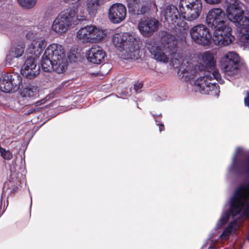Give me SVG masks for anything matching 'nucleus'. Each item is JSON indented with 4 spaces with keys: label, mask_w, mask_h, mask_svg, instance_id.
I'll use <instances>...</instances> for the list:
<instances>
[{
    "label": "nucleus",
    "mask_w": 249,
    "mask_h": 249,
    "mask_svg": "<svg viewBox=\"0 0 249 249\" xmlns=\"http://www.w3.org/2000/svg\"><path fill=\"white\" fill-rule=\"evenodd\" d=\"M107 56L106 52L98 45L93 46L87 53V60L93 64H100Z\"/></svg>",
    "instance_id": "16"
},
{
    "label": "nucleus",
    "mask_w": 249,
    "mask_h": 249,
    "mask_svg": "<svg viewBox=\"0 0 249 249\" xmlns=\"http://www.w3.org/2000/svg\"><path fill=\"white\" fill-rule=\"evenodd\" d=\"M22 79H0V90L4 92H12L20 88Z\"/></svg>",
    "instance_id": "18"
},
{
    "label": "nucleus",
    "mask_w": 249,
    "mask_h": 249,
    "mask_svg": "<svg viewBox=\"0 0 249 249\" xmlns=\"http://www.w3.org/2000/svg\"><path fill=\"white\" fill-rule=\"evenodd\" d=\"M20 94L23 97L36 98L39 95V90L37 87L29 84L22 88Z\"/></svg>",
    "instance_id": "22"
},
{
    "label": "nucleus",
    "mask_w": 249,
    "mask_h": 249,
    "mask_svg": "<svg viewBox=\"0 0 249 249\" xmlns=\"http://www.w3.org/2000/svg\"><path fill=\"white\" fill-rule=\"evenodd\" d=\"M8 189H10V191L8 193V196H13L16 193H18V187L14 184L11 181L5 182L4 183L2 192L3 193L7 191Z\"/></svg>",
    "instance_id": "26"
},
{
    "label": "nucleus",
    "mask_w": 249,
    "mask_h": 249,
    "mask_svg": "<svg viewBox=\"0 0 249 249\" xmlns=\"http://www.w3.org/2000/svg\"><path fill=\"white\" fill-rule=\"evenodd\" d=\"M232 197H233V196L231 197V200H230V208H229V212H227L225 213L220 219V221L223 225L225 224L228 221L230 215H231V216L233 217L238 215L239 214H241V215L242 217H248L249 216V213H248L249 214H246L244 213V210L246 209V204H245L243 206L242 208H241V210H240V211H239V212L238 213H234L233 212H232L231 208V199L232 198Z\"/></svg>",
    "instance_id": "23"
},
{
    "label": "nucleus",
    "mask_w": 249,
    "mask_h": 249,
    "mask_svg": "<svg viewBox=\"0 0 249 249\" xmlns=\"http://www.w3.org/2000/svg\"><path fill=\"white\" fill-rule=\"evenodd\" d=\"M52 30L58 35H62L66 33L68 30L64 26V24L60 23L57 19H55L52 25Z\"/></svg>",
    "instance_id": "25"
},
{
    "label": "nucleus",
    "mask_w": 249,
    "mask_h": 249,
    "mask_svg": "<svg viewBox=\"0 0 249 249\" xmlns=\"http://www.w3.org/2000/svg\"><path fill=\"white\" fill-rule=\"evenodd\" d=\"M247 172L249 173V157L246 160ZM246 204L244 213L249 214V180L246 183L239 184L235 189L231 199V208L232 212L238 213Z\"/></svg>",
    "instance_id": "4"
},
{
    "label": "nucleus",
    "mask_w": 249,
    "mask_h": 249,
    "mask_svg": "<svg viewBox=\"0 0 249 249\" xmlns=\"http://www.w3.org/2000/svg\"><path fill=\"white\" fill-rule=\"evenodd\" d=\"M169 53L172 56H174L177 53V46L176 45H173L171 48L169 46Z\"/></svg>",
    "instance_id": "33"
},
{
    "label": "nucleus",
    "mask_w": 249,
    "mask_h": 249,
    "mask_svg": "<svg viewBox=\"0 0 249 249\" xmlns=\"http://www.w3.org/2000/svg\"><path fill=\"white\" fill-rule=\"evenodd\" d=\"M204 1L208 4L214 5L220 3L221 0H204Z\"/></svg>",
    "instance_id": "35"
},
{
    "label": "nucleus",
    "mask_w": 249,
    "mask_h": 249,
    "mask_svg": "<svg viewBox=\"0 0 249 249\" xmlns=\"http://www.w3.org/2000/svg\"><path fill=\"white\" fill-rule=\"evenodd\" d=\"M232 230H233L232 229V228L230 227L229 226H228L226 228L224 229L220 236L222 237L229 236Z\"/></svg>",
    "instance_id": "32"
},
{
    "label": "nucleus",
    "mask_w": 249,
    "mask_h": 249,
    "mask_svg": "<svg viewBox=\"0 0 249 249\" xmlns=\"http://www.w3.org/2000/svg\"><path fill=\"white\" fill-rule=\"evenodd\" d=\"M182 18L188 21L196 19L202 9L201 0H180L179 4Z\"/></svg>",
    "instance_id": "7"
},
{
    "label": "nucleus",
    "mask_w": 249,
    "mask_h": 249,
    "mask_svg": "<svg viewBox=\"0 0 249 249\" xmlns=\"http://www.w3.org/2000/svg\"><path fill=\"white\" fill-rule=\"evenodd\" d=\"M105 0H88L87 8L89 12H94L98 7L103 4Z\"/></svg>",
    "instance_id": "27"
},
{
    "label": "nucleus",
    "mask_w": 249,
    "mask_h": 249,
    "mask_svg": "<svg viewBox=\"0 0 249 249\" xmlns=\"http://www.w3.org/2000/svg\"><path fill=\"white\" fill-rule=\"evenodd\" d=\"M78 4H75L71 6L62 11L59 14L70 21L73 25H77L79 23L77 13L78 11Z\"/></svg>",
    "instance_id": "19"
},
{
    "label": "nucleus",
    "mask_w": 249,
    "mask_h": 249,
    "mask_svg": "<svg viewBox=\"0 0 249 249\" xmlns=\"http://www.w3.org/2000/svg\"><path fill=\"white\" fill-rule=\"evenodd\" d=\"M146 47L157 61L164 63L168 62L169 58L165 53L164 49L161 45L153 40H150L146 43Z\"/></svg>",
    "instance_id": "14"
},
{
    "label": "nucleus",
    "mask_w": 249,
    "mask_h": 249,
    "mask_svg": "<svg viewBox=\"0 0 249 249\" xmlns=\"http://www.w3.org/2000/svg\"><path fill=\"white\" fill-rule=\"evenodd\" d=\"M218 82H220V81L223 80V79L220 78V79H216Z\"/></svg>",
    "instance_id": "45"
},
{
    "label": "nucleus",
    "mask_w": 249,
    "mask_h": 249,
    "mask_svg": "<svg viewBox=\"0 0 249 249\" xmlns=\"http://www.w3.org/2000/svg\"><path fill=\"white\" fill-rule=\"evenodd\" d=\"M155 121H156V122H160L159 121H158V120H157L156 118H155Z\"/></svg>",
    "instance_id": "46"
},
{
    "label": "nucleus",
    "mask_w": 249,
    "mask_h": 249,
    "mask_svg": "<svg viewBox=\"0 0 249 249\" xmlns=\"http://www.w3.org/2000/svg\"><path fill=\"white\" fill-rule=\"evenodd\" d=\"M245 104L249 107V94L244 99Z\"/></svg>",
    "instance_id": "39"
},
{
    "label": "nucleus",
    "mask_w": 249,
    "mask_h": 249,
    "mask_svg": "<svg viewBox=\"0 0 249 249\" xmlns=\"http://www.w3.org/2000/svg\"><path fill=\"white\" fill-rule=\"evenodd\" d=\"M209 73L212 78H221L218 71L216 70L215 66L213 69H210Z\"/></svg>",
    "instance_id": "31"
},
{
    "label": "nucleus",
    "mask_w": 249,
    "mask_h": 249,
    "mask_svg": "<svg viewBox=\"0 0 249 249\" xmlns=\"http://www.w3.org/2000/svg\"><path fill=\"white\" fill-rule=\"evenodd\" d=\"M28 35H29V33L26 35V36L27 37Z\"/></svg>",
    "instance_id": "48"
},
{
    "label": "nucleus",
    "mask_w": 249,
    "mask_h": 249,
    "mask_svg": "<svg viewBox=\"0 0 249 249\" xmlns=\"http://www.w3.org/2000/svg\"><path fill=\"white\" fill-rule=\"evenodd\" d=\"M151 114L152 115V116L155 118L156 116H160V117H161L162 115L161 114H160L159 115H157V114H155L154 113H153L152 112H150Z\"/></svg>",
    "instance_id": "41"
},
{
    "label": "nucleus",
    "mask_w": 249,
    "mask_h": 249,
    "mask_svg": "<svg viewBox=\"0 0 249 249\" xmlns=\"http://www.w3.org/2000/svg\"><path fill=\"white\" fill-rule=\"evenodd\" d=\"M129 12L134 16L145 15L148 13L150 9L148 5L142 4L138 6V0H126Z\"/></svg>",
    "instance_id": "20"
},
{
    "label": "nucleus",
    "mask_w": 249,
    "mask_h": 249,
    "mask_svg": "<svg viewBox=\"0 0 249 249\" xmlns=\"http://www.w3.org/2000/svg\"><path fill=\"white\" fill-rule=\"evenodd\" d=\"M232 32V28L228 23L223 25L221 28L215 29L213 37L214 43L220 46H227L231 44L235 40Z\"/></svg>",
    "instance_id": "10"
},
{
    "label": "nucleus",
    "mask_w": 249,
    "mask_h": 249,
    "mask_svg": "<svg viewBox=\"0 0 249 249\" xmlns=\"http://www.w3.org/2000/svg\"><path fill=\"white\" fill-rule=\"evenodd\" d=\"M0 78H12V75H9L6 72L0 71Z\"/></svg>",
    "instance_id": "36"
},
{
    "label": "nucleus",
    "mask_w": 249,
    "mask_h": 249,
    "mask_svg": "<svg viewBox=\"0 0 249 249\" xmlns=\"http://www.w3.org/2000/svg\"><path fill=\"white\" fill-rule=\"evenodd\" d=\"M4 98L3 96H1L0 94V105H1V101H2V99Z\"/></svg>",
    "instance_id": "43"
},
{
    "label": "nucleus",
    "mask_w": 249,
    "mask_h": 249,
    "mask_svg": "<svg viewBox=\"0 0 249 249\" xmlns=\"http://www.w3.org/2000/svg\"><path fill=\"white\" fill-rule=\"evenodd\" d=\"M237 220L236 219H235V220H233L231 222L229 223V224L228 225V226L232 228V229L233 230V228L234 227H235L236 226H237Z\"/></svg>",
    "instance_id": "37"
},
{
    "label": "nucleus",
    "mask_w": 249,
    "mask_h": 249,
    "mask_svg": "<svg viewBox=\"0 0 249 249\" xmlns=\"http://www.w3.org/2000/svg\"><path fill=\"white\" fill-rule=\"evenodd\" d=\"M55 18L58 20H59V22H60V23L64 24V26H65L68 30H69L70 27L72 25L70 21H68L66 18H63V16L62 17L59 14H58Z\"/></svg>",
    "instance_id": "29"
},
{
    "label": "nucleus",
    "mask_w": 249,
    "mask_h": 249,
    "mask_svg": "<svg viewBox=\"0 0 249 249\" xmlns=\"http://www.w3.org/2000/svg\"><path fill=\"white\" fill-rule=\"evenodd\" d=\"M159 22L154 18H147L140 21L138 28L141 33L144 36L149 37L157 30Z\"/></svg>",
    "instance_id": "15"
},
{
    "label": "nucleus",
    "mask_w": 249,
    "mask_h": 249,
    "mask_svg": "<svg viewBox=\"0 0 249 249\" xmlns=\"http://www.w3.org/2000/svg\"><path fill=\"white\" fill-rule=\"evenodd\" d=\"M201 60L203 64L199 63L193 66L190 70V75L189 77L186 76L185 78H194L199 72H203L204 75H202L199 73L197 78H212L209 73L210 69H213L216 65L213 53L210 51L204 52L201 55Z\"/></svg>",
    "instance_id": "5"
},
{
    "label": "nucleus",
    "mask_w": 249,
    "mask_h": 249,
    "mask_svg": "<svg viewBox=\"0 0 249 249\" xmlns=\"http://www.w3.org/2000/svg\"><path fill=\"white\" fill-rule=\"evenodd\" d=\"M32 44L27 54L26 59L22 67L21 73L25 78H35L40 72L39 66L37 67L36 61L45 48L43 41Z\"/></svg>",
    "instance_id": "2"
},
{
    "label": "nucleus",
    "mask_w": 249,
    "mask_h": 249,
    "mask_svg": "<svg viewBox=\"0 0 249 249\" xmlns=\"http://www.w3.org/2000/svg\"><path fill=\"white\" fill-rule=\"evenodd\" d=\"M213 79H188L186 80L187 85L193 84L196 92L201 94L217 95L219 92V87L217 83H212Z\"/></svg>",
    "instance_id": "8"
},
{
    "label": "nucleus",
    "mask_w": 249,
    "mask_h": 249,
    "mask_svg": "<svg viewBox=\"0 0 249 249\" xmlns=\"http://www.w3.org/2000/svg\"><path fill=\"white\" fill-rule=\"evenodd\" d=\"M41 66L45 72L53 71L59 73L64 72L66 66L63 47L58 44L50 45L42 56Z\"/></svg>",
    "instance_id": "1"
},
{
    "label": "nucleus",
    "mask_w": 249,
    "mask_h": 249,
    "mask_svg": "<svg viewBox=\"0 0 249 249\" xmlns=\"http://www.w3.org/2000/svg\"><path fill=\"white\" fill-rule=\"evenodd\" d=\"M224 11L219 8H213L207 14L206 21L207 25L214 30L221 28L228 23Z\"/></svg>",
    "instance_id": "12"
},
{
    "label": "nucleus",
    "mask_w": 249,
    "mask_h": 249,
    "mask_svg": "<svg viewBox=\"0 0 249 249\" xmlns=\"http://www.w3.org/2000/svg\"><path fill=\"white\" fill-rule=\"evenodd\" d=\"M143 83L142 81H138L134 84V89L137 93L141 92V89L143 87Z\"/></svg>",
    "instance_id": "30"
},
{
    "label": "nucleus",
    "mask_w": 249,
    "mask_h": 249,
    "mask_svg": "<svg viewBox=\"0 0 249 249\" xmlns=\"http://www.w3.org/2000/svg\"><path fill=\"white\" fill-rule=\"evenodd\" d=\"M19 5L26 9L33 8L36 3V0H18Z\"/></svg>",
    "instance_id": "28"
},
{
    "label": "nucleus",
    "mask_w": 249,
    "mask_h": 249,
    "mask_svg": "<svg viewBox=\"0 0 249 249\" xmlns=\"http://www.w3.org/2000/svg\"><path fill=\"white\" fill-rule=\"evenodd\" d=\"M42 108V107H36L30 109L27 111V114L29 115L37 112H39L41 110Z\"/></svg>",
    "instance_id": "34"
},
{
    "label": "nucleus",
    "mask_w": 249,
    "mask_h": 249,
    "mask_svg": "<svg viewBox=\"0 0 249 249\" xmlns=\"http://www.w3.org/2000/svg\"><path fill=\"white\" fill-rule=\"evenodd\" d=\"M72 82V80H68L67 81L63 82V83H62L61 86L59 87L54 89L51 94L48 95L45 98L42 99L36 102L35 103V106H38L45 103V102L47 100V99H46V98H47L48 96H49V98H50L51 97H53L54 94H58L60 92L61 88L67 87L69 85H70Z\"/></svg>",
    "instance_id": "24"
},
{
    "label": "nucleus",
    "mask_w": 249,
    "mask_h": 249,
    "mask_svg": "<svg viewBox=\"0 0 249 249\" xmlns=\"http://www.w3.org/2000/svg\"><path fill=\"white\" fill-rule=\"evenodd\" d=\"M220 67L225 74L230 76L237 74L242 67H245L242 66L238 54L233 52H228L221 58Z\"/></svg>",
    "instance_id": "6"
},
{
    "label": "nucleus",
    "mask_w": 249,
    "mask_h": 249,
    "mask_svg": "<svg viewBox=\"0 0 249 249\" xmlns=\"http://www.w3.org/2000/svg\"><path fill=\"white\" fill-rule=\"evenodd\" d=\"M159 127V130L160 132L164 131L165 130L164 125L162 124H157Z\"/></svg>",
    "instance_id": "38"
},
{
    "label": "nucleus",
    "mask_w": 249,
    "mask_h": 249,
    "mask_svg": "<svg viewBox=\"0 0 249 249\" xmlns=\"http://www.w3.org/2000/svg\"><path fill=\"white\" fill-rule=\"evenodd\" d=\"M106 36L105 30L99 29L94 25L81 28L77 33V37L87 42H98Z\"/></svg>",
    "instance_id": "9"
},
{
    "label": "nucleus",
    "mask_w": 249,
    "mask_h": 249,
    "mask_svg": "<svg viewBox=\"0 0 249 249\" xmlns=\"http://www.w3.org/2000/svg\"><path fill=\"white\" fill-rule=\"evenodd\" d=\"M64 1L66 2H71L72 3H73V2H77L79 0H63Z\"/></svg>",
    "instance_id": "40"
},
{
    "label": "nucleus",
    "mask_w": 249,
    "mask_h": 249,
    "mask_svg": "<svg viewBox=\"0 0 249 249\" xmlns=\"http://www.w3.org/2000/svg\"><path fill=\"white\" fill-rule=\"evenodd\" d=\"M114 45L123 52L126 59L137 60L140 57V50L135 45L134 38L126 34H116L112 39Z\"/></svg>",
    "instance_id": "3"
},
{
    "label": "nucleus",
    "mask_w": 249,
    "mask_h": 249,
    "mask_svg": "<svg viewBox=\"0 0 249 249\" xmlns=\"http://www.w3.org/2000/svg\"><path fill=\"white\" fill-rule=\"evenodd\" d=\"M190 35L196 43L203 46L210 45L213 39L210 30L203 24L194 26L190 31Z\"/></svg>",
    "instance_id": "11"
},
{
    "label": "nucleus",
    "mask_w": 249,
    "mask_h": 249,
    "mask_svg": "<svg viewBox=\"0 0 249 249\" xmlns=\"http://www.w3.org/2000/svg\"><path fill=\"white\" fill-rule=\"evenodd\" d=\"M24 44H18L12 46L10 49L5 58V65L10 66L12 64L14 58H18L22 55L24 51Z\"/></svg>",
    "instance_id": "21"
},
{
    "label": "nucleus",
    "mask_w": 249,
    "mask_h": 249,
    "mask_svg": "<svg viewBox=\"0 0 249 249\" xmlns=\"http://www.w3.org/2000/svg\"><path fill=\"white\" fill-rule=\"evenodd\" d=\"M72 57H73L74 58H76V56L75 54H72L71 55H69V59H71Z\"/></svg>",
    "instance_id": "42"
},
{
    "label": "nucleus",
    "mask_w": 249,
    "mask_h": 249,
    "mask_svg": "<svg viewBox=\"0 0 249 249\" xmlns=\"http://www.w3.org/2000/svg\"><path fill=\"white\" fill-rule=\"evenodd\" d=\"M247 239H248V240H249V231L248 233Z\"/></svg>",
    "instance_id": "44"
},
{
    "label": "nucleus",
    "mask_w": 249,
    "mask_h": 249,
    "mask_svg": "<svg viewBox=\"0 0 249 249\" xmlns=\"http://www.w3.org/2000/svg\"><path fill=\"white\" fill-rule=\"evenodd\" d=\"M18 78H21L19 75H18Z\"/></svg>",
    "instance_id": "47"
},
{
    "label": "nucleus",
    "mask_w": 249,
    "mask_h": 249,
    "mask_svg": "<svg viewBox=\"0 0 249 249\" xmlns=\"http://www.w3.org/2000/svg\"><path fill=\"white\" fill-rule=\"evenodd\" d=\"M164 16L167 23L174 27L178 25V21L182 17L181 12H179L177 7L173 4H170L166 7Z\"/></svg>",
    "instance_id": "17"
},
{
    "label": "nucleus",
    "mask_w": 249,
    "mask_h": 249,
    "mask_svg": "<svg viewBox=\"0 0 249 249\" xmlns=\"http://www.w3.org/2000/svg\"><path fill=\"white\" fill-rule=\"evenodd\" d=\"M126 16L125 6L120 3L112 4L108 10V18L111 22L119 24L124 20Z\"/></svg>",
    "instance_id": "13"
}]
</instances>
